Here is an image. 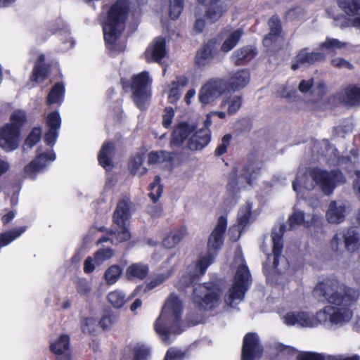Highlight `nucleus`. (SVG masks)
Segmentation results:
<instances>
[{"label":"nucleus","instance_id":"1","mask_svg":"<svg viewBox=\"0 0 360 360\" xmlns=\"http://www.w3.org/2000/svg\"><path fill=\"white\" fill-rule=\"evenodd\" d=\"M352 312L347 309H336L333 306H326L316 312V319L304 311L288 312L283 316L285 323L288 326L297 325L302 327H314L318 323L326 327L334 325L342 326L350 321Z\"/></svg>","mask_w":360,"mask_h":360},{"label":"nucleus","instance_id":"2","mask_svg":"<svg viewBox=\"0 0 360 360\" xmlns=\"http://www.w3.org/2000/svg\"><path fill=\"white\" fill-rule=\"evenodd\" d=\"M128 11L127 1L117 0L108 12L103 30L107 47L112 51L120 53L125 49V44L117 41L124 30Z\"/></svg>","mask_w":360,"mask_h":360},{"label":"nucleus","instance_id":"3","mask_svg":"<svg viewBox=\"0 0 360 360\" xmlns=\"http://www.w3.org/2000/svg\"><path fill=\"white\" fill-rule=\"evenodd\" d=\"M316 296L324 297L329 303L342 306L341 309H347L354 304L359 297L360 292L350 288L336 278H326L319 282L314 288Z\"/></svg>","mask_w":360,"mask_h":360},{"label":"nucleus","instance_id":"4","mask_svg":"<svg viewBox=\"0 0 360 360\" xmlns=\"http://www.w3.org/2000/svg\"><path fill=\"white\" fill-rule=\"evenodd\" d=\"M344 181L342 172L338 170L330 172L321 169L318 167L311 169L309 173V177L305 173H298L296 179L292 182V188L298 191L299 187L311 191L318 186L321 191L326 195H330L338 183Z\"/></svg>","mask_w":360,"mask_h":360},{"label":"nucleus","instance_id":"5","mask_svg":"<svg viewBox=\"0 0 360 360\" xmlns=\"http://www.w3.org/2000/svg\"><path fill=\"white\" fill-rule=\"evenodd\" d=\"M182 302L174 295H171L166 300L161 314L155 323V330L165 344H169V335L179 334Z\"/></svg>","mask_w":360,"mask_h":360},{"label":"nucleus","instance_id":"6","mask_svg":"<svg viewBox=\"0 0 360 360\" xmlns=\"http://www.w3.org/2000/svg\"><path fill=\"white\" fill-rule=\"evenodd\" d=\"M222 290L219 285L214 283H205L195 285L193 288V303L198 307L195 316L191 314L187 316L188 321L193 325L201 323L202 310H212L221 303Z\"/></svg>","mask_w":360,"mask_h":360},{"label":"nucleus","instance_id":"7","mask_svg":"<svg viewBox=\"0 0 360 360\" xmlns=\"http://www.w3.org/2000/svg\"><path fill=\"white\" fill-rule=\"evenodd\" d=\"M226 218L221 216L216 226L211 233L207 242V253L206 256H203L199 259L195 265V271L191 278V283H193L194 280L200 276H203L207 267L213 262L217 255L218 250L224 243V234L226 229Z\"/></svg>","mask_w":360,"mask_h":360},{"label":"nucleus","instance_id":"8","mask_svg":"<svg viewBox=\"0 0 360 360\" xmlns=\"http://www.w3.org/2000/svg\"><path fill=\"white\" fill-rule=\"evenodd\" d=\"M251 281V275L248 266L244 264L240 265L236 271L233 286L224 297L226 304L234 307L242 302Z\"/></svg>","mask_w":360,"mask_h":360},{"label":"nucleus","instance_id":"9","mask_svg":"<svg viewBox=\"0 0 360 360\" xmlns=\"http://www.w3.org/2000/svg\"><path fill=\"white\" fill-rule=\"evenodd\" d=\"M259 163L254 162L244 166L239 177L234 174L229 179L227 184V190L230 195L233 197L240 189L245 188L246 184L252 186L254 180L259 175Z\"/></svg>","mask_w":360,"mask_h":360},{"label":"nucleus","instance_id":"10","mask_svg":"<svg viewBox=\"0 0 360 360\" xmlns=\"http://www.w3.org/2000/svg\"><path fill=\"white\" fill-rule=\"evenodd\" d=\"M151 82L152 79L147 71H143L139 74L134 75L131 78V89L134 101L141 110L146 108L150 97L148 87Z\"/></svg>","mask_w":360,"mask_h":360},{"label":"nucleus","instance_id":"11","mask_svg":"<svg viewBox=\"0 0 360 360\" xmlns=\"http://www.w3.org/2000/svg\"><path fill=\"white\" fill-rule=\"evenodd\" d=\"M130 216L129 199L123 198L118 202L112 216L113 222L122 229L116 236L117 240L120 243L128 240L131 238L127 228Z\"/></svg>","mask_w":360,"mask_h":360},{"label":"nucleus","instance_id":"12","mask_svg":"<svg viewBox=\"0 0 360 360\" xmlns=\"http://www.w3.org/2000/svg\"><path fill=\"white\" fill-rule=\"evenodd\" d=\"M349 252L356 251L360 247V234L354 228H349L341 233H336L331 240L332 249L342 252V246Z\"/></svg>","mask_w":360,"mask_h":360},{"label":"nucleus","instance_id":"13","mask_svg":"<svg viewBox=\"0 0 360 360\" xmlns=\"http://www.w3.org/2000/svg\"><path fill=\"white\" fill-rule=\"evenodd\" d=\"M228 91L226 81L221 79H211L200 89L199 100L202 103L208 104Z\"/></svg>","mask_w":360,"mask_h":360},{"label":"nucleus","instance_id":"14","mask_svg":"<svg viewBox=\"0 0 360 360\" xmlns=\"http://www.w3.org/2000/svg\"><path fill=\"white\" fill-rule=\"evenodd\" d=\"M263 353L259 337L256 333H249L243 338L242 360H257Z\"/></svg>","mask_w":360,"mask_h":360},{"label":"nucleus","instance_id":"15","mask_svg":"<svg viewBox=\"0 0 360 360\" xmlns=\"http://www.w3.org/2000/svg\"><path fill=\"white\" fill-rule=\"evenodd\" d=\"M20 134L11 125L3 126L0 129V148L6 152L15 150L19 146Z\"/></svg>","mask_w":360,"mask_h":360},{"label":"nucleus","instance_id":"16","mask_svg":"<svg viewBox=\"0 0 360 360\" xmlns=\"http://www.w3.org/2000/svg\"><path fill=\"white\" fill-rule=\"evenodd\" d=\"M285 231V225L281 224L278 231L276 229H273L271 232L273 242L272 251L274 253L273 266L274 269H277L278 271H280L278 269L279 259L283 258L281 255L283 248V235Z\"/></svg>","mask_w":360,"mask_h":360},{"label":"nucleus","instance_id":"17","mask_svg":"<svg viewBox=\"0 0 360 360\" xmlns=\"http://www.w3.org/2000/svg\"><path fill=\"white\" fill-rule=\"evenodd\" d=\"M197 1L207 7L206 17L211 22L218 20L227 10L226 6L220 0Z\"/></svg>","mask_w":360,"mask_h":360},{"label":"nucleus","instance_id":"18","mask_svg":"<svg viewBox=\"0 0 360 360\" xmlns=\"http://www.w3.org/2000/svg\"><path fill=\"white\" fill-rule=\"evenodd\" d=\"M55 159L56 154L52 150L39 154L34 160L25 167V172L27 176L32 177L34 173L40 171L46 165V162L53 161Z\"/></svg>","mask_w":360,"mask_h":360},{"label":"nucleus","instance_id":"19","mask_svg":"<svg viewBox=\"0 0 360 360\" xmlns=\"http://www.w3.org/2000/svg\"><path fill=\"white\" fill-rule=\"evenodd\" d=\"M325 55L321 52H308L307 49H302L296 56L295 63L292 69L295 70L301 65H310L316 62L323 60Z\"/></svg>","mask_w":360,"mask_h":360},{"label":"nucleus","instance_id":"20","mask_svg":"<svg viewBox=\"0 0 360 360\" xmlns=\"http://www.w3.org/2000/svg\"><path fill=\"white\" fill-rule=\"evenodd\" d=\"M60 117L57 112H53L48 115L46 124L49 131L46 133L44 141L47 145L53 146L58 138V130L60 127Z\"/></svg>","mask_w":360,"mask_h":360},{"label":"nucleus","instance_id":"21","mask_svg":"<svg viewBox=\"0 0 360 360\" xmlns=\"http://www.w3.org/2000/svg\"><path fill=\"white\" fill-rule=\"evenodd\" d=\"M346 207L342 201H331L326 214L327 221L330 224H340L344 221Z\"/></svg>","mask_w":360,"mask_h":360},{"label":"nucleus","instance_id":"22","mask_svg":"<svg viewBox=\"0 0 360 360\" xmlns=\"http://www.w3.org/2000/svg\"><path fill=\"white\" fill-rule=\"evenodd\" d=\"M50 349L58 356V360H71L70 339L68 335H60L50 345Z\"/></svg>","mask_w":360,"mask_h":360},{"label":"nucleus","instance_id":"23","mask_svg":"<svg viewBox=\"0 0 360 360\" xmlns=\"http://www.w3.org/2000/svg\"><path fill=\"white\" fill-rule=\"evenodd\" d=\"M210 141L208 129H201L193 134L188 140L186 147L191 150H202Z\"/></svg>","mask_w":360,"mask_h":360},{"label":"nucleus","instance_id":"24","mask_svg":"<svg viewBox=\"0 0 360 360\" xmlns=\"http://www.w3.org/2000/svg\"><path fill=\"white\" fill-rule=\"evenodd\" d=\"M166 54L165 40L162 37H157L145 52L147 61H160Z\"/></svg>","mask_w":360,"mask_h":360},{"label":"nucleus","instance_id":"25","mask_svg":"<svg viewBox=\"0 0 360 360\" xmlns=\"http://www.w3.org/2000/svg\"><path fill=\"white\" fill-rule=\"evenodd\" d=\"M193 125H190L186 122L179 124L174 129L170 145L172 148L180 147L182 146L185 139L195 130Z\"/></svg>","mask_w":360,"mask_h":360},{"label":"nucleus","instance_id":"26","mask_svg":"<svg viewBox=\"0 0 360 360\" xmlns=\"http://www.w3.org/2000/svg\"><path fill=\"white\" fill-rule=\"evenodd\" d=\"M289 229H294L297 226L303 224L306 228L321 226V221L316 215H312L310 221L304 220V214L301 211H295L288 219Z\"/></svg>","mask_w":360,"mask_h":360},{"label":"nucleus","instance_id":"27","mask_svg":"<svg viewBox=\"0 0 360 360\" xmlns=\"http://www.w3.org/2000/svg\"><path fill=\"white\" fill-rule=\"evenodd\" d=\"M340 102L349 106L360 104V88L356 86H348L337 94Z\"/></svg>","mask_w":360,"mask_h":360},{"label":"nucleus","instance_id":"28","mask_svg":"<svg viewBox=\"0 0 360 360\" xmlns=\"http://www.w3.org/2000/svg\"><path fill=\"white\" fill-rule=\"evenodd\" d=\"M338 5L347 15H356L352 24L360 28V0H338Z\"/></svg>","mask_w":360,"mask_h":360},{"label":"nucleus","instance_id":"29","mask_svg":"<svg viewBox=\"0 0 360 360\" xmlns=\"http://www.w3.org/2000/svg\"><path fill=\"white\" fill-rule=\"evenodd\" d=\"M268 25L270 31L263 40V44L266 47H269L273 42L277 41L281 38L282 34L281 22L278 16L273 15L269 20Z\"/></svg>","mask_w":360,"mask_h":360},{"label":"nucleus","instance_id":"30","mask_svg":"<svg viewBox=\"0 0 360 360\" xmlns=\"http://www.w3.org/2000/svg\"><path fill=\"white\" fill-rule=\"evenodd\" d=\"M250 72L246 69L240 70L233 74L228 82V91L232 90L233 91L244 88L250 82Z\"/></svg>","mask_w":360,"mask_h":360},{"label":"nucleus","instance_id":"31","mask_svg":"<svg viewBox=\"0 0 360 360\" xmlns=\"http://www.w3.org/2000/svg\"><path fill=\"white\" fill-rule=\"evenodd\" d=\"M113 153L114 146L110 142L105 143L99 151L98 156L99 164L107 171L111 170L113 167L112 161Z\"/></svg>","mask_w":360,"mask_h":360},{"label":"nucleus","instance_id":"32","mask_svg":"<svg viewBox=\"0 0 360 360\" xmlns=\"http://www.w3.org/2000/svg\"><path fill=\"white\" fill-rule=\"evenodd\" d=\"M215 47V42L212 40L202 46L195 56V63L200 68L205 67L212 60V51Z\"/></svg>","mask_w":360,"mask_h":360},{"label":"nucleus","instance_id":"33","mask_svg":"<svg viewBox=\"0 0 360 360\" xmlns=\"http://www.w3.org/2000/svg\"><path fill=\"white\" fill-rule=\"evenodd\" d=\"M256 52L251 47H243L234 51L231 59L236 65H243L252 60L256 55Z\"/></svg>","mask_w":360,"mask_h":360},{"label":"nucleus","instance_id":"34","mask_svg":"<svg viewBox=\"0 0 360 360\" xmlns=\"http://www.w3.org/2000/svg\"><path fill=\"white\" fill-rule=\"evenodd\" d=\"M148 274V266L142 263L132 264L128 266L126 275L129 279L143 280Z\"/></svg>","mask_w":360,"mask_h":360},{"label":"nucleus","instance_id":"35","mask_svg":"<svg viewBox=\"0 0 360 360\" xmlns=\"http://www.w3.org/2000/svg\"><path fill=\"white\" fill-rule=\"evenodd\" d=\"M186 230L181 227L172 231L162 241V245L166 248H172L177 245L186 236Z\"/></svg>","mask_w":360,"mask_h":360},{"label":"nucleus","instance_id":"36","mask_svg":"<svg viewBox=\"0 0 360 360\" xmlns=\"http://www.w3.org/2000/svg\"><path fill=\"white\" fill-rule=\"evenodd\" d=\"M243 34V31L242 29H237L231 32L222 44L221 50L224 53L232 50L238 44Z\"/></svg>","mask_w":360,"mask_h":360},{"label":"nucleus","instance_id":"37","mask_svg":"<svg viewBox=\"0 0 360 360\" xmlns=\"http://www.w3.org/2000/svg\"><path fill=\"white\" fill-rule=\"evenodd\" d=\"M45 57L43 54L40 55L36 63L32 72V79L35 82L43 81L47 75L48 68L44 63Z\"/></svg>","mask_w":360,"mask_h":360},{"label":"nucleus","instance_id":"38","mask_svg":"<svg viewBox=\"0 0 360 360\" xmlns=\"http://www.w3.org/2000/svg\"><path fill=\"white\" fill-rule=\"evenodd\" d=\"M27 120L25 111L22 110H15L13 112L10 117V122L6 125H11L12 129L20 131L21 127L25 124Z\"/></svg>","mask_w":360,"mask_h":360},{"label":"nucleus","instance_id":"39","mask_svg":"<svg viewBox=\"0 0 360 360\" xmlns=\"http://www.w3.org/2000/svg\"><path fill=\"white\" fill-rule=\"evenodd\" d=\"M173 158V153L167 151H152L148 154V162L150 165L160 164L163 163L165 162H170L172 160Z\"/></svg>","mask_w":360,"mask_h":360},{"label":"nucleus","instance_id":"40","mask_svg":"<svg viewBox=\"0 0 360 360\" xmlns=\"http://www.w3.org/2000/svg\"><path fill=\"white\" fill-rule=\"evenodd\" d=\"M64 91V86L62 83L56 84L47 96V104L51 105L60 103L63 98Z\"/></svg>","mask_w":360,"mask_h":360},{"label":"nucleus","instance_id":"41","mask_svg":"<svg viewBox=\"0 0 360 360\" xmlns=\"http://www.w3.org/2000/svg\"><path fill=\"white\" fill-rule=\"evenodd\" d=\"M25 230L26 227L22 226L0 234V248L9 244L19 237Z\"/></svg>","mask_w":360,"mask_h":360},{"label":"nucleus","instance_id":"42","mask_svg":"<svg viewBox=\"0 0 360 360\" xmlns=\"http://www.w3.org/2000/svg\"><path fill=\"white\" fill-rule=\"evenodd\" d=\"M252 205L247 203L242 207L238 214V230L244 229L249 223L251 216Z\"/></svg>","mask_w":360,"mask_h":360},{"label":"nucleus","instance_id":"43","mask_svg":"<svg viewBox=\"0 0 360 360\" xmlns=\"http://www.w3.org/2000/svg\"><path fill=\"white\" fill-rule=\"evenodd\" d=\"M241 104V96L235 95L222 101L221 105L224 107L228 105V113L229 115H233L240 109Z\"/></svg>","mask_w":360,"mask_h":360},{"label":"nucleus","instance_id":"44","mask_svg":"<svg viewBox=\"0 0 360 360\" xmlns=\"http://www.w3.org/2000/svg\"><path fill=\"white\" fill-rule=\"evenodd\" d=\"M108 300L115 308L122 307L127 302L125 295L119 290L110 292L108 295Z\"/></svg>","mask_w":360,"mask_h":360},{"label":"nucleus","instance_id":"45","mask_svg":"<svg viewBox=\"0 0 360 360\" xmlns=\"http://www.w3.org/2000/svg\"><path fill=\"white\" fill-rule=\"evenodd\" d=\"M41 134V129L40 127H34L27 139H25L23 148H31L35 146L40 140Z\"/></svg>","mask_w":360,"mask_h":360},{"label":"nucleus","instance_id":"46","mask_svg":"<svg viewBox=\"0 0 360 360\" xmlns=\"http://www.w3.org/2000/svg\"><path fill=\"white\" fill-rule=\"evenodd\" d=\"M160 176H155L153 181L150 184V198L153 202H156L162 193V186L160 184Z\"/></svg>","mask_w":360,"mask_h":360},{"label":"nucleus","instance_id":"47","mask_svg":"<svg viewBox=\"0 0 360 360\" xmlns=\"http://www.w3.org/2000/svg\"><path fill=\"white\" fill-rule=\"evenodd\" d=\"M122 274V269L118 265L110 266L105 272V278L106 282L111 285L115 283L120 278Z\"/></svg>","mask_w":360,"mask_h":360},{"label":"nucleus","instance_id":"48","mask_svg":"<svg viewBox=\"0 0 360 360\" xmlns=\"http://www.w3.org/2000/svg\"><path fill=\"white\" fill-rule=\"evenodd\" d=\"M345 45V43L341 42L338 39L328 38L320 44V49H326L329 51H335L336 49H341Z\"/></svg>","mask_w":360,"mask_h":360},{"label":"nucleus","instance_id":"49","mask_svg":"<svg viewBox=\"0 0 360 360\" xmlns=\"http://www.w3.org/2000/svg\"><path fill=\"white\" fill-rule=\"evenodd\" d=\"M184 0H170L169 1V16L172 19L178 18L184 8Z\"/></svg>","mask_w":360,"mask_h":360},{"label":"nucleus","instance_id":"50","mask_svg":"<svg viewBox=\"0 0 360 360\" xmlns=\"http://www.w3.org/2000/svg\"><path fill=\"white\" fill-rule=\"evenodd\" d=\"M114 255L113 250L110 248H101L94 254V259L96 262L101 263L110 259Z\"/></svg>","mask_w":360,"mask_h":360},{"label":"nucleus","instance_id":"51","mask_svg":"<svg viewBox=\"0 0 360 360\" xmlns=\"http://www.w3.org/2000/svg\"><path fill=\"white\" fill-rule=\"evenodd\" d=\"M82 330L84 333H94L96 327V321L94 318H84L81 321Z\"/></svg>","mask_w":360,"mask_h":360},{"label":"nucleus","instance_id":"52","mask_svg":"<svg viewBox=\"0 0 360 360\" xmlns=\"http://www.w3.org/2000/svg\"><path fill=\"white\" fill-rule=\"evenodd\" d=\"M149 353L147 347L138 345L134 348V360H148Z\"/></svg>","mask_w":360,"mask_h":360},{"label":"nucleus","instance_id":"53","mask_svg":"<svg viewBox=\"0 0 360 360\" xmlns=\"http://www.w3.org/2000/svg\"><path fill=\"white\" fill-rule=\"evenodd\" d=\"M296 360H325V356L319 353L311 352H300Z\"/></svg>","mask_w":360,"mask_h":360},{"label":"nucleus","instance_id":"54","mask_svg":"<svg viewBox=\"0 0 360 360\" xmlns=\"http://www.w3.org/2000/svg\"><path fill=\"white\" fill-rule=\"evenodd\" d=\"M174 272V269H170L169 270L167 271L166 273H162L161 274H159L156 278H155L153 280H152L148 283V287L150 288H153L156 287L157 285L161 284L164 282L166 279H167Z\"/></svg>","mask_w":360,"mask_h":360},{"label":"nucleus","instance_id":"55","mask_svg":"<svg viewBox=\"0 0 360 360\" xmlns=\"http://www.w3.org/2000/svg\"><path fill=\"white\" fill-rule=\"evenodd\" d=\"M76 288L77 292L82 295H86L91 290V283L83 278L77 280Z\"/></svg>","mask_w":360,"mask_h":360},{"label":"nucleus","instance_id":"56","mask_svg":"<svg viewBox=\"0 0 360 360\" xmlns=\"http://www.w3.org/2000/svg\"><path fill=\"white\" fill-rule=\"evenodd\" d=\"M231 139V136L229 134L222 137L221 143L215 150L216 155H221L226 152L227 146L229 145Z\"/></svg>","mask_w":360,"mask_h":360},{"label":"nucleus","instance_id":"57","mask_svg":"<svg viewBox=\"0 0 360 360\" xmlns=\"http://www.w3.org/2000/svg\"><path fill=\"white\" fill-rule=\"evenodd\" d=\"M174 116V111L172 108L167 107L165 109V113L162 115V125L165 128L170 127L173 117Z\"/></svg>","mask_w":360,"mask_h":360},{"label":"nucleus","instance_id":"58","mask_svg":"<svg viewBox=\"0 0 360 360\" xmlns=\"http://www.w3.org/2000/svg\"><path fill=\"white\" fill-rule=\"evenodd\" d=\"M331 65L338 68H345L352 70L353 69V65L347 60H345L342 58H335L331 60Z\"/></svg>","mask_w":360,"mask_h":360},{"label":"nucleus","instance_id":"59","mask_svg":"<svg viewBox=\"0 0 360 360\" xmlns=\"http://www.w3.org/2000/svg\"><path fill=\"white\" fill-rule=\"evenodd\" d=\"M184 354L179 349L170 348L167 350L165 360H182Z\"/></svg>","mask_w":360,"mask_h":360},{"label":"nucleus","instance_id":"60","mask_svg":"<svg viewBox=\"0 0 360 360\" xmlns=\"http://www.w3.org/2000/svg\"><path fill=\"white\" fill-rule=\"evenodd\" d=\"M314 87L312 79L302 80L298 86L299 90L304 94L312 91Z\"/></svg>","mask_w":360,"mask_h":360},{"label":"nucleus","instance_id":"61","mask_svg":"<svg viewBox=\"0 0 360 360\" xmlns=\"http://www.w3.org/2000/svg\"><path fill=\"white\" fill-rule=\"evenodd\" d=\"M302 14V8L300 7L291 8L287 11L285 16L288 20H294Z\"/></svg>","mask_w":360,"mask_h":360},{"label":"nucleus","instance_id":"62","mask_svg":"<svg viewBox=\"0 0 360 360\" xmlns=\"http://www.w3.org/2000/svg\"><path fill=\"white\" fill-rule=\"evenodd\" d=\"M114 317L112 316H105L99 321V324L103 329L109 328L113 323Z\"/></svg>","mask_w":360,"mask_h":360},{"label":"nucleus","instance_id":"63","mask_svg":"<svg viewBox=\"0 0 360 360\" xmlns=\"http://www.w3.org/2000/svg\"><path fill=\"white\" fill-rule=\"evenodd\" d=\"M143 157L141 155L137 154L135 155L130 163L131 172L135 169L136 167H139L143 165Z\"/></svg>","mask_w":360,"mask_h":360},{"label":"nucleus","instance_id":"64","mask_svg":"<svg viewBox=\"0 0 360 360\" xmlns=\"http://www.w3.org/2000/svg\"><path fill=\"white\" fill-rule=\"evenodd\" d=\"M94 264L93 263V259L91 257H88L84 264V271L86 273H91L94 270Z\"/></svg>","mask_w":360,"mask_h":360}]
</instances>
